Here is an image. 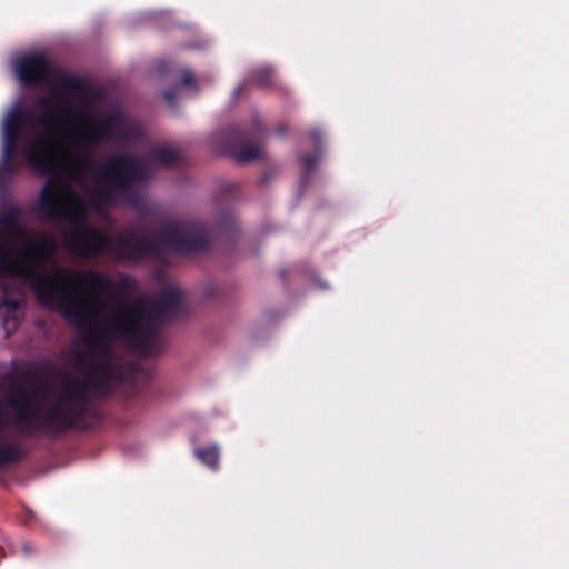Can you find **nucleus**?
<instances>
[{
  "instance_id": "obj_10",
  "label": "nucleus",
  "mask_w": 569,
  "mask_h": 569,
  "mask_svg": "<svg viewBox=\"0 0 569 569\" xmlns=\"http://www.w3.org/2000/svg\"><path fill=\"white\" fill-rule=\"evenodd\" d=\"M182 82L184 86H190L193 83V72L190 70H184L182 73Z\"/></svg>"
},
{
  "instance_id": "obj_7",
  "label": "nucleus",
  "mask_w": 569,
  "mask_h": 569,
  "mask_svg": "<svg viewBox=\"0 0 569 569\" xmlns=\"http://www.w3.org/2000/svg\"><path fill=\"white\" fill-rule=\"evenodd\" d=\"M318 161H319V156L318 154H305L301 158L302 179L305 181L313 172Z\"/></svg>"
},
{
  "instance_id": "obj_8",
  "label": "nucleus",
  "mask_w": 569,
  "mask_h": 569,
  "mask_svg": "<svg viewBox=\"0 0 569 569\" xmlns=\"http://www.w3.org/2000/svg\"><path fill=\"white\" fill-rule=\"evenodd\" d=\"M272 77V69L269 67H263L258 70V74L256 76L254 80L259 86H268L271 81Z\"/></svg>"
},
{
  "instance_id": "obj_11",
  "label": "nucleus",
  "mask_w": 569,
  "mask_h": 569,
  "mask_svg": "<svg viewBox=\"0 0 569 569\" xmlns=\"http://www.w3.org/2000/svg\"><path fill=\"white\" fill-rule=\"evenodd\" d=\"M310 138L315 142V144H318L320 141V131L318 129L311 130Z\"/></svg>"
},
{
  "instance_id": "obj_5",
  "label": "nucleus",
  "mask_w": 569,
  "mask_h": 569,
  "mask_svg": "<svg viewBox=\"0 0 569 569\" xmlns=\"http://www.w3.org/2000/svg\"><path fill=\"white\" fill-rule=\"evenodd\" d=\"M194 456L207 467L217 470L220 460V448L217 443L199 447L194 450Z\"/></svg>"
},
{
  "instance_id": "obj_2",
  "label": "nucleus",
  "mask_w": 569,
  "mask_h": 569,
  "mask_svg": "<svg viewBox=\"0 0 569 569\" xmlns=\"http://www.w3.org/2000/svg\"><path fill=\"white\" fill-rule=\"evenodd\" d=\"M4 191H0V309L16 312L28 283L42 305L81 330V346L72 350L77 373H64L58 382L0 378V436L7 427L28 437L83 428V418L93 412V397L110 392L127 376L117 346L141 356L158 355L164 343L159 327L179 315L183 292L168 283L156 299L139 297L108 313L106 295L116 297L117 286L131 293L137 281L122 273L116 284L106 273L56 263L47 271L42 264L53 260L58 244L44 232L24 241L13 257L10 244L21 240L27 228L22 208L7 200Z\"/></svg>"
},
{
  "instance_id": "obj_4",
  "label": "nucleus",
  "mask_w": 569,
  "mask_h": 569,
  "mask_svg": "<svg viewBox=\"0 0 569 569\" xmlns=\"http://www.w3.org/2000/svg\"><path fill=\"white\" fill-rule=\"evenodd\" d=\"M226 148L239 162H249L261 156L260 146L238 128H232L227 132Z\"/></svg>"
},
{
  "instance_id": "obj_9",
  "label": "nucleus",
  "mask_w": 569,
  "mask_h": 569,
  "mask_svg": "<svg viewBox=\"0 0 569 569\" xmlns=\"http://www.w3.org/2000/svg\"><path fill=\"white\" fill-rule=\"evenodd\" d=\"M179 92H180L179 87H174L172 89L164 91L163 98L169 106L173 107L176 104Z\"/></svg>"
},
{
  "instance_id": "obj_6",
  "label": "nucleus",
  "mask_w": 569,
  "mask_h": 569,
  "mask_svg": "<svg viewBox=\"0 0 569 569\" xmlns=\"http://www.w3.org/2000/svg\"><path fill=\"white\" fill-rule=\"evenodd\" d=\"M23 457V450L20 446L4 442L0 445V468L16 463Z\"/></svg>"
},
{
  "instance_id": "obj_13",
  "label": "nucleus",
  "mask_w": 569,
  "mask_h": 569,
  "mask_svg": "<svg viewBox=\"0 0 569 569\" xmlns=\"http://www.w3.org/2000/svg\"><path fill=\"white\" fill-rule=\"evenodd\" d=\"M23 549H24L26 552H29V548H28L27 545L23 546Z\"/></svg>"
},
{
  "instance_id": "obj_3",
  "label": "nucleus",
  "mask_w": 569,
  "mask_h": 569,
  "mask_svg": "<svg viewBox=\"0 0 569 569\" xmlns=\"http://www.w3.org/2000/svg\"><path fill=\"white\" fill-rule=\"evenodd\" d=\"M12 67L22 86L41 83L49 71V62L41 53H28L17 57Z\"/></svg>"
},
{
  "instance_id": "obj_12",
  "label": "nucleus",
  "mask_w": 569,
  "mask_h": 569,
  "mask_svg": "<svg viewBox=\"0 0 569 569\" xmlns=\"http://www.w3.org/2000/svg\"><path fill=\"white\" fill-rule=\"evenodd\" d=\"M243 89V86L242 84H238L234 89V94H239Z\"/></svg>"
},
{
  "instance_id": "obj_1",
  "label": "nucleus",
  "mask_w": 569,
  "mask_h": 569,
  "mask_svg": "<svg viewBox=\"0 0 569 569\" xmlns=\"http://www.w3.org/2000/svg\"><path fill=\"white\" fill-rule=\"evenodd\" d=\"M92 98L81 79L63 77L47 97L34 101V112L23 110L18 98L6 112L1 126L0 191L19 173L14 160L20 147L27 163L50 174L39 194V210L48 220L72 223L64 233L68 250L83 259L110 254L119 262H136L161 257L171 250L182 254L201 252L210 240L209 228L194 218L160 221L151 237L128 227L110 237L89 222L91 211L111 227L104 208L129 204L143 218L148 209L136 184L147 181L159 167L181 161L180 151L170 144L153 146L146 156L114 153L96 164L92 150L104 142L124 146L142 136L140 126L119 112L97 119L88 112Z\"/></svg>"
}]
</instances>
